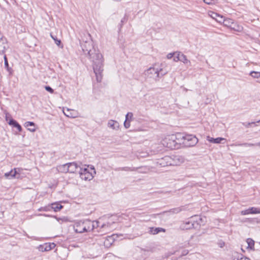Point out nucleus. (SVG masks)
<instances>
[{"instance_id":"1","label":"nucleus","mask_w":260,"mask_h":260,"mask_svg":"<svg viewBox=\"0 0 260 260\" xmlns=\"http://www.w3.org/2000/svg\"><path fill=\"white\" fill-rule=\"evenodd\" d=\"M82 52L87 54L89 59L92 62V69L95 75V79L93 80V88L95 87V82L101 83L104 76V59L99 50H95L92 45L91 41H85L82 44Z\"/></svg>"},{"instance_id":"2","label":"nucleus","mask_w":260,"mask_h":260,"mask_svg":"<svg viewBox=\"0 0 260 260\" xmlns=\"http://www.w3.org/2000/svg\"><path fill=\"white\" fill-rule=\"evenodd\" d=\"M202 219L198 216H191L188 221H185L181 225L183 229L189 230L197 229L200 227V222Z\"/></svg>"},{"instance_id":"3","label":"nucleus","mask_w":260,"mask_h":260,"mask_svg":"<svg viewBox=\"0 0 260 260\" xmlns=\"http://www.w3.org/2000/svg\"><path fill=\"white\" fill-rule=\"evenodd\" d=\"M95 173L94 167L92 165H88L87 168H82V179L90 181L93 179Z\"/></svg>"},{"instance_id":"4","label":"nucleus","mask_w":260,"mask_h":260,"mask_svg":"<svg viewBox=\"0 0 260 260\" xmlns=\"http://www.w3.org/2000/svg\"><path fill=\"white\" fill-rule=\"evenodd\" d=\"M182 143L186 146L192 147L196 145L198 142V138L193 135L186 134L182 136Z\"/></svg>"},{"instance_id":"5","label":"nucleus","mask_w":260,"mask_h":260,"mask_svg":"<svg viewBox=\"0 0 260 260\" xmlns=\"http://www.w3.org/2000/svg\"><path fill=\"white\" fill-rule=\"evenodd\" d=\"M145 75L148 78H153L155 81L158 80L160 78L158 69L154 67H150L145 71Z\"/></svg>"},{"instance_id":"6","label":"nucleus","mask_w":260,"mask_h":260,"mask_svg":"<svg viewBox=\"0 0 260 260\" xmlns=\"http://www.w3.org/2000/svg\"><path fill=\"white\" fill-rule=\"evenodd\" d=\"M171 160L170 165L171 166H179L184 162V158L180 155H172L170 156Z\"/></svg>"},{"instance_id":"7","label":"nucleus","mask_w":260,"mask_h":260,"mask_svg":"<svg viewBox=\"0 0 260 260\" xmlns=\"http://www.w3.org/2000/svg\"><path fill=\"white\" fill-rule=\"evenodd\" d=\"M95 224V228L101 227L102 229H105L107 231H110L113 229L112 225L115 223L114 221L108 222L107 223H101L100 221H93Z\"/></svg>"},{"instance_id":"8","label":"nucleus","mask_w":260,"mask_h":260,"mask_svg":"<svg viewBox=\"0 0 260 260\" xmlns=\"http://www.w3.org/2000/svg\"><path fill=\"white\" fill-rule=\"evenodd\" d=\"M82 224L84 225V227L82 228V233L91 231L95 228L93 222L90 220H85Z\"/></svg>"},{"instance_id":"9","label":"nucleus","mask_w":260,"mask_h":260,"mask_svg":"<svg viewBox=\"0 0 260 260\" xmlns=\"http://www.w3.org/2000/svg\"><path fill=\"white\" fill-rule=\"evenodd\" d=\"M8 48L7 39L0 34V54H4Z\"/></svg>"},{"instance_id":"10","label":"nucleus","mask_w":260,"mask_h":260,"mask_svg":"<svg viewBox=\"0 0 260 260\" xmlns=\"http://www.w3.org/2000/svg\"><path fill=\"white\" fill-rule=\"evenodd\" d=\"M171 160V157L169 155L165 156L164 157L157 159V164L161 167H164L170 165Z\"/></svg>"},{"instance_id":"11","label":"nucleus","mask_w":260,"mask_h":260,"mask_svg":"<svg viewBox=\"0 0 260 260\" xmlns=\"http://www.w3.org/2000/svg\"><path fill=\"white\" fill-rule=\"evenodd\" d=\"M55 247V244L54 243H45L43 245H40L38 247V249L40 251L44 252L50 251Z\"/></svg>"},{"instance_id":"12","label":"nucleus","mask_w":260,"mask_h":260,"mask_svg":"<svg viewBox=\"0 0 260 260\" xmlns=\"http://www.w3.org/2000/svg\"><path fill=\"white\" fill-rule=\"evenodd\" d=\"M108 126L113 129L118 130L119 127V124L117 121L110 120L108 122Z\"/></svg>"},{"instance_id":"13","label":"nucleus","mask_w":260,"mask_h":260,"mask_svg":"<svg viewBox=\"0 0 260 260\" xmlns=\"http://www.w3.org/2000/svg\"><path fill=\"white\" fill-rule=\"evenodd\" d=\"M207 140L209 141L210 142L212 143H216V144H219V143H224L222 142L223 141H225V139L222 138L218 137L217 138H211L209 136L207 137Z\"/></svg>"},{"instance_id":"14","label":"nucleus","mask_w":260,"mask_h":260,"mask_svg":"<svg viewBox=\"0 0 260 260\" xmlns=\"http://www.w3.org/2000/svg\"><path fill=\"white\" fill-rule=\"evenodd\" d=\"M64 114L68 117L74 118L76 116V112L74 110H70L69 109H66L63 110Z\"/></svg>"},{"instance_id":"15","label":"nucleus","mask_w":260,"mask_h":260,"mask_svg":"<svg viewBox=\"0 0 260 260\" xmlns=\"http://www.w3.org/2000/svg\"><path fill=\"white\" fill-rule=\"evenodd\" d=\"M9 124L17 128L19 132L22 131L21 126L14 119H11L8 122Z\"/></svg>"},{"instance_id":"16","label":"nucleus","mask_w":260,"mask_h":260,"mask_svg":"<svg viewBox=\"0 0 260 260\" xmlns=\"http://www.w3.org/2000/svg\"><path fill=\"white\" fill-rule=\"evenodd\" d=\"M58 171L62 173H69V165L68 163L64 164L63 165H60L57 166V168Z\"/></svg>"},{"instance_id":"17","label":"nucleus","mask_w":260,"mask_h":260,"mask_svg":"<svg viewBox=\"0 0 260 260\" xmlns=\"http://www.w3.org/2000/svg\"><path fill=\"white\" fill-rule=\"evenodd\" d=\"M17 173V172L16 171V169L15 168L13 170H12L10 172L6 173L5 174V176L7 178L11 179L15 177Z\"/></svg>"},{"instance_id":"18","label":"nucleus","mask_w":260,"mask_h":260,"mask_svg":"<svg viewBox=\"0 0 260 260\" xmlns=\"http://www.w3.org/2000/svg\"><path fill=\"white\" fill-rule=\"evenodd\" d=\"M24 126L27 127V129L31 132H35L36 131V128H28L29 126L31 127L32 126L35 127V124L34 122L27 121L24 123Z\"/></svg>"},{"instance_id":"19","label":"nucleus","mask_w":260,"mask_h":260,"mask_svg":"<svg viewBox=\"0 0 260 260\" xmlns=\"http://www.w3.org/2000/svg\"><path fill=\"white\" fill-rule=\"evenodd\" d=\"M69 165V173H74L77 169V165L75 162H70Z\"/></svg>"},{"instance_id":"20","label":"nucleus","mask_w":260,"mask_h":260,"mask_svg":"<svg viewBox=\"0 0 260 260\" xmlns=\"http://www.w3.org/2000/svg\"><path fill=\"white\" fill-rule=\"evenodd\" d=\"M140 168H135V167H122V168H119L117 169L118 171H137Z\"/></svg>"},{"instance_id":"21","label":"nucleus","mask_w":260,"mask_h":260,"mask_svg":"<svg viewBox=\"0 0 260 260\" xmlns=\"http://www.w3.org/2000/svg\"><path fill=\"white\" fill-rule=\"evenodd\" d=\"M236 146H246V147H251V146H260V142L252 144V143H240L238 144H236Z\"/></svg>"},{"instance_id":"22","label":"nucleus","mask_w":260,"mask_h":260,"mask_svg":"<svg viewBox=\"0 0 260 260\" xmlns=\"http://www.w3.org/2000/svg\"><path fill=\"white\" fill-rule=\"evenodd\" d=\"M62 208L63 206L59 203H55L51 204V208L55 212L59 211Z\"/></svg>"},{"instance_id":"23","label":"nucleus","mask_w":260,"mask_h":260,"mask_svg":"<svg viewBox=\"0 0 260 260\" xmlns=\"http://www.w3.org/2000/svg\"><path fill=\"white\" fill-rule=\"evenodd\" d=\"M184 210V207L183 206L177 207L175 208H173L171 209L169 212H171L173 214H176L180 212L181 211Z\"/></svg>"},{"instance_id":"24","label":"nucleus","mask_w":260,"mask_h":260,"mask_svg":"<svg viewBox=\"0 0 260 260\" xmlns=\"http://www.w3.org/2000/svg\"><path fill=\"white\" fill-rule=\"evenodd\" d=\"M127 20H128V15L125 14L124 15L123 18L121 19L120 23L118 25V27H119V28L120 30L123 26L124 23H125V22H127Z\"/></svg>"},{"instance_id":"25","label":"nucleus","mask_w":260,"mask_h":260,"mask_svg":"<svg viewBox=\"0 0 260 260\" xmlns=\"http://www.w3.org/2000/svg\"><path fill=\"white\" fill-rule=\"evenodd\" d=\"M247 243L248 244V248H250V249H254V241L251 238H248L247 239Z\"/></svg>"},{"instance_id":"26","label":"nucleus","mask_w":260,"mask_h":260,"mask_svg":"<svg viewBox=\"0 0 260 260\" xmlns=\"http://www.w3.org/2000/svg\"><path fill=\"white\" fill-rule=\"evenodd\" d=\"M179 55H180V61L183 62L184 63H187L188 62H190V61L187 59V57L185 55H184L183 54L180 53V52H179Z\"/></svg>"},{"instance_id":"27","label":"nucleus","mask_w":260,"mask_h":260,"mask_svg":"<svg viewBox=\"0 0 260 260\" xmlns=\"http://www.w3.org/2000/svg\"><path fill=\"white\" fill-rule=\"evenodd\" d=\"M232 28L237 31H241L243 29V27L241 25H237L236 27L234 22H232V25L230 26Z\"/></svg>"},{"instance_id":"28","label":"nucleus","mask_w":260,"mask_h":260,"mask_svg":"<svg viewBox=\"0 0 260 260\" xmlns=\"http://www.w3.org/2000/svg\"><path fill=\"white\" fill-rule=\"evenodd\" d=\"M74 230L77 233H81V228L79 223H76L74 225Z\"/></svg>"},{"instance_id":"29","label":"nucleus","mask_w":260,"mask_h":260,"mask_svg":"<svg viewBox=\"0 0 260 260\" xmlns=\"http://www.w3.org/2000/svg\"><path fill=\"white\" fill-rule=\"evenodd\" d=\"M161 231L164 232L165 230L164 229H162V228H155V229L152 228L151 230V232L153 234H158V233H159V232H160Z\"/></svg>"},{"instance_id":"30","label":"nucleus","mask_w":260,"mask_h":260,"mask_svg":"<svg viewBox=\"0 0 260 260\" xmlns=\"http://www.w3.org/2000/svg\"><path fill=\"white\" fill-rule=\"evenodd\" d=\"M251 214H260V208L256 207L250 208Z\"/></svg>"},{"instance_id":"31","label":"nucleus","mask_w":260,"mask_h":260,"mask_svg":"<svg viewBox=\"0 0 260 260\" xmlns=\"http://www.w3.org/2000/svg\"><path fill=\"white\" fill-rule=\"evenodd\" d=\"M4 58L5 67L6 69H7L8 71L10 72L11 70H12V69L11 68H9V67L8 61L6 55L4 56Z\"/></svg>"},{"instance_id":"32","label":"nucleus","mask_w":260,"mask_h":260,"mask_svg":"<svg viewBox=\"0 0 260 260\" xmlns=\"http://www.w3.org/2000/svg\"><path fill=\"white\" fill-rule=\"evenodd\" d=\"M250 75L254 78H256L257 80L260 77V72L252 71L250 73Z\"/></svg>"},{"instance_id":"33","label":"nucleus","mask_w":260,"mask_h":260,"mask_svg":"<svg viewBox=\"0 0 260 260\" xmlns=\"http://www.w3.org/2000/svg\"><path fill=\"white\" fill-rule=\"evenodd\" d=\"M133 117V113L128 112L125 116V119L126 120H130V121H131L132 120Z\"/></svg>"},{"instance_id":"34","label":"nucleus","mask_w":260,"mask_h":260,"mask_svg":"<svg viewBox=\"0 0 260 260\" xmlns=\"http://www.w3.org/2000/svg\"><path fill=\"white\" fill-rule=\"evenodd\" d=\"M249 214H251L250 208L246 210H242L241 211V214L242 215H245Z\"/></svg>"},{"instance_id":"35","label":"nucleus","mask_w":260,"mask_h":260,"mask_svg":"<svg viewBox=\"0 0 260 260\" xmlns=\"http://www.w3.org/2000/svg\"><path fill=\"white\" fill-rule=\"evenodd\" d=\"M51 38L54 40L55 44L58 46H60L61 44V41L60 40H58L56 38H54L52 35H51Z\"/></svg>"},{"instance_id":"36","label":"nucleus","mask_w":260,"mask_h":260,"mask_svg":"<svg viewBox=\"0 0 260 260\" xmlns=\"http://www.w3.org/2000/svg\"><path fill=\"white\" fill-rule=\"evenodd\" d=\"M130 120H125L124 122V126L126 128H128L130 127Z\"/></svg>"},{"instance_id":"37","label":"nucleus","mask_w":260,"mask_h":260,"mask_svg":"<svg viewBox=\"0 0 260 260\" xmlns=\"http://www.w3.org/2000/svg\"><path fill=\"white\" fill-rule=\"evenodd\" d=\"M254 122H242V124L243 125L245 126L246 127H250L252 124H254Z\"/></svg>"},{"instance_id":"38","label":"nucleus","mask_w":260,"mask_h":260,"mask_svg":"<svg viewBox=\"0 0 260 260\" xmlns=\"http://www.w3.org/2000/svg\"><path fill=\"white\" fill-rule=\"evenodd\" d=\"M45 89L51 93H53L54 92V90L49 86H45Z\"/></svg>"},{"instance_id":"39","label":"nucleus","mask_w":260,"mask_h":260,"mask_svg":"<svg viewBox=\"0 0 260 260\" xmlns=\"http://www.w3.org/2000/svg\"><path fill=\"white\" fill-rule=\"evenodd\" d=\"M158 71H159V77H160V78H161L164 75H166L167 74V72L166 71H164L162 69H158Z\"/></svg>"},{"instance_id":"40","label":"nucleus","mask_w":260,"mask_h":260,"mask_svg":"<svg viewBox=\"0 0 260 260\" xmlns=\"http://www.w3.org/2000/svg\"><path fill=\"white\" fill-rule=\"evenodd\" d=\"M177 54L176 56H174V58H173V60L175 62H177L178 61H180V55H179V52L176 53Z\"/></svg>"},{"instance_id":"41","label":"nucleus","mask_w":260,"mask_h":260,"mask_svg":"<svg viewBox=\"0 0 260 260\" xmlns=\"http://www.w3.org/2000/svg\"><path fill=\"white\" fill-rule=\"evenodd\" d=\"M176 53H177V52L176 53H169L168 55H167V58L168 59H171L172 58L174 55H175L176 54Z\"/></svg>"},{"instance_id":"42","label":"nucleus","mask_w":260,"mask_h":260,"mask_svg":"<svg viewBox=\"0 0 260 260\" xmlns=\"http://www.w3.org/2000/svg\"><path fill=\"white\" fill-rule=\"evenodd\" d=\"M214 1V0H204V2L207 4L210 5L213 3Z\"/></svg>"},{"instance_id":"43","label":"nucleus","mask_w":260,"mask_h":260,"mask_svg":"<svg viewBox=\"0 0 260 260\" xmlns=\"http://www.w3.org/2000/svg\"><path fill=\"white\" fill-rule=\"evenodd\" d=\"M237 260H251L250 258H247L246 257L243 256L241 255V257L240 259L238 258Z\"/></svg>"},{"instance_id":"44","label":"nucleus","mask_w":260,"mask_h":260,"mask_svg":"<svg viewBox=\"0 0 260 260\" xmlns=\"http://www.w3.org/2000/svg\"><path fill=\"white\" fill-rule=\"evenodd\" d=\"M188 253V250H183L182 252L181 255L182 256L186 255V254H187Z\"/></svg>"},{"instance_id":"45","label":"nucleus","mask_w":260,"mask_h":260,"mask_svg":"<svg viewBox=\"0 0 260 260\" xmlns=\"http://www.w3.org/2000/svg\"><path fill=\"white\" fill-rule=\"evenodd\" d=\"M232 21V20H231V19L226 20H224L223 23H224L225 25H227L228 24H226V22H228V23H229Z\"/></svg>"},{"instance_id":"46","label":"nucleus","mask_w":260,"mask_h":260,"mask_svg":"<svg viewBox=\"0 0 260 260\" xmlns=\"http://www.w3.org/2000/svg\"><path fill=\"white\" fill-rule=\"evenodd\" d=\"M48 210V208L47 207H44V208H41L39 209V211H47Z\"/></svg>"},{"instance_id":"47","label":"nucleus","mask_w":260,"mask_h":260,"mask_svg":"<svg viewBox=\"0 0 260 260\" xmlns=\"http://www.w3.org/2000/svg\"><path fill=\"white\" fill-rule=\"evenodd\" d=\"M214 15H215L216 16H218V17H219L221 19H222V17L220 15L217 14V13H214Z\"/></svg>"},{"instance_id":"48","label":"nucleus","mask_w":260,"mask_h":260,"mask_svg":"<svg viewBox=\"0 0 260 260\" xmlns=\"http://www.w3.org/2000/svg\"><path fill=\"white\" fill-rule=\"evenodd\" d=\"M174 136H172V137H171V139L172 140V141H173V142H174Z\"/></svg>"},{"instance_id":"49","label":"nucleus","mask_w":260,"mask_h":260,"mask_svg":"<svg viewBox=\"0 0 260 260\" xmlns=\"http://www.w3.org/2000/svg\"><path fill=\"white\" fill-rule=\"evenodd\" d=\"M257 82L260 83V77H259L258 79L257 80Z\"/></svg>"},{"instance_id":"50","label":"nucleus","mask_w":260,"mask_h":260,"mask_svg":"<svg viewBox=\"0 0 260 260\" xmlns=\"http://www.w3.org/2000/svg\"><path fill=\"white\" fill-rule=\"evenodd\" d=\"M168 147H170V148H171L172 149H173L172 148V146L171 145H170V146H168Z\"/></svg>"},{"instance_id":"51","label":"nucleus","mask_w":260,"mask_h":260,"mask_svg":"<svg viewBox=\"0 0 260 260\" xmlns=\"http://www.w3.org/2000/svg\"><path fill=\"white\" fill-rule=\"evenodd\" d=\"M79 174L80 175V176H81V172H79Z\"/></svg>"},{"instance_id":"52","label":"nucleus","mask_w":260,"mask_h":260,"mask_svg":"<svg viewBox=\"0 0 260 260\" xmlns=\"http://www.w3.org/2000/svg\"><path fill=\"white\" fill-rule=\"evenodd\" d=\"M218 19H219V20H218V21H219V22H220V21H221V20H220V18H218Z\"/></svg>"},{"instance_id":"53","label":"nucleus","mask_w":260,"mask_h":260,"mask_svg":"<svg viewBox=\"0 0 260 260\" xmlns=\"http://www.w3.org/2000/svg\"><path fill=\"white\" fill-rule=\"evenodd\" d=\"M218 19H219V20H218V21H219V22H220V21H221V20H220V18H218Z\"/></svg>"},{"instance_id":"54","label":"nucleus","mask_w":260,"mask_h":260,"mask_svg":"<svg viewBox=\"0 0 260 260\" xmlns=\"http://www.w3.org/2000/svg\"><path fill=\"white\" fill-rule=\"evenodd\" d=\"M218 19H219V20H218V21H219V22H220V21H221V20H220V18H218Z\"/></svg>"},{"instance_id":"55","label":"nucleus","mask_w":260,"mask_h":260,"mask_svg":"<svg viewBox=\"0 0 260 260\" xmlns=\"http://www.w3.org/2000/svg\"><path fill=\"white\" fill-rule=\"evenodd\" d=\"M87 35L88 36V37H89V38H90V35H89V34H87Z\"/></svg>"},{"instance_id":"56","label":"nucleus","mask_w":260,"mask_h":260,"mask_svg":"<svg viewBox=\"0 0 260 260\" xmlns=\"http://www.w3.org/2000/svg\"><path fill=\"white\" fill-rule=\"evenodd\" d=\"M256 122H257V123L260 122V119L259 120H258Z\"/></svg>"},{"instance_id":"57","label":"nucleus","mask_w":260,"mask_h":260,"mask_svg":"<svg viewBox=\"0 0 260 260\" xmlns=\"http://www.w3.org/2000/svg\"><path fill=\"white\" fill-rule=\"evenodd\" d=\"M234 260H235V259L234 258Z\"/></svg>"},{"instance_id":"58","label":"nucleus","mask_w":260,"mask_h":260,"mask_svg":"<svg viewBox=\"0 0 260 260\" xmlns=\"http://www.w3.org/2000/svg\"><path fill=\"white\" fill-rule=\"evenodd\" d=\"M234 260H235V259L234 258Z\"/></svg>"}]
</instances>
